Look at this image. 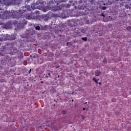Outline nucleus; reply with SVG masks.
I'll return each instance as SVG.
<instances>
[{
	"label": "nucleus",
	"mask_w": 131,
	"mask_h": 131,
	"mask_svg": "<svg viewBox=\"0 0 131 131\" xmlns=\"http://www.w3.org/2000/svg\"><path fill=\"white\" fill-rule=\"evenodd\" d=\"M26 8H27V5H26Z\"/></svg>",
	"instance_id": "nucleus-27"
},
{
	"label": "nucleus",
	"mask_w": 131,
	"mask_h": 131,
	"mask_svg": "<svg viewBox=\"0 0 131 131\" xmlns=\"http://www.w3.org/2000/svg\"><path fill=\"white\" fill-rule=\"evenodd\" d=\"M105 6V4H103Z\"/></svg>",
	"instance_id": "nucleus-30"
},
{
	"label": "nucleus",
	"mask_w": 131,
	"mask_h": 131,
	"mask_svg": "<svg viewBox=\"0 0 131 131\" xmlns=\"http://www.w3.org/2000/svg\"><path fill=\"white\" fill-rule=\"evenodd\" d=\"M81 39L83 40L84 41H87L88 37H81Z\"/></svg>",
	"instance_id": "nucleus-9"
},
{
	"label": "nucleus",
	"mask_w": 131,
	"mask_h": 131,
	"mask_svg": "<svg viewBox=\"0 0 131 131\" xmlns=\"http://www.w3.org/2000/svg\"><path fill=\"white\" fill-rule=\"evenodd\" d=\"M84 110H85V107L83 108V111H84Z\"/></svg>",
	"instance_id": "nucleus-18"
},
{
	"label": "nucleus",
	"mask_w": 131,
	"mask_h": 131,
	"mask_svg": "<svg viewBox=\"0 0 131 131\" xmlns=\"http://www.w3.org/2000/svg\"><path fill=\"white\" fill-rule=\"evenodd\" d=\"M106 9H107L106 7H105V6L102 7V10H106Z\"/></svg>",
	"instance_id": "nucleus-17"
},
{
	"label": "nucleus",
	"mask_w": 131,
	"mask_h": 131,
	"mask_svg": "<svg viewBox=\"0 0 131 131\" xmlns=\"http://www.w3.org/2000/svg\"><path fill=\"white\" fill-rule=\"evenodd\" d=\"M126 9H130V7H129L128 5H125Z\"/></svg>",
	"instance_id": "nucleus-14"
},
{
	"label": "nucleus",
	"mask_w": 131,
	"mask_h": 131,
	"mask_svg": "<svg viewBox=\"0 0 131 131\" xmlns=\"http://www.w3.org/2000/svg\"><path fill=\"white\" fill-rule=\"evenodd\" d=\"M16 36L17 35H16V34H12L10 36V39L11 40H15V39H16Z\"/></svg>",
	"instance_id": "nucleus-3"
},
{
	"label": "nucleus",
	"mask_w": 131,
	"mask_h": 131,
	"mask_svg": "<svg viewBox=\"0 0 131 131\" xmlns=\"http://www.w3.org/2000/svg\"><path fill=\"white\" fill-rule=\"evenodd\" d=\"M23 1V2L24 1V2H26V1H27V0H22Z\"/></svg>",
	"instance_id": "nucleus-22"
},
{
	"label": "nucleus",
	"mask_w": 131,
	"mask_h": 131,
	"mask_svg": "<svg viewBox=\"0 0 131 131\" xmlns=\"http://www.w3.org/2000/svg\"><path fill=\"white\" fill-rule=\"evenodd\" d=\"M14 0H0V11L2 10H4L3 8V5H5V6H10L11 4L13 3ZM4 17V13L0 12V18H3Z\"/></svg>",
	"instance_id": "nucleus-2"
},
{
	"label": "nucleus",
	"mask_w": 131,
	"mask_h": 131,
	"mask_svg": "<svg viewBox=\"0 0 131 131\" xmlns=\"http://www.w3.org/2000/svg\"><path fill=\"white\" fill-rule=\"evenodd\" d=\"M102 16H103L104 17H105V15H104L103 14H102Z\"/></svg>",
	"instance_id": "nucleus-24"
},
{
	"label": "nucleus",
	"mask_w": 131,
	"mask_h": 131,
	"mask_svg": "<svg viewBox=\"0 0 131 131\" xmlns=\"http://www.w3.org/2000/svg\"><path fill=\"white\" fill-rule=\"evenodd\" d=\"M57 77L58 78L60 77V75H58Z\"/></svg>",
	"instance_id": "nucleus-25"
},
{
	"label": "nucleus",
	"mask_w": 131,
	"mask_h": 131,
	"mask_svg": "<svg viewBox=\"0 0 131 131\" xmlns=\"http://www.w3.org/2000/svg\"><path fill=\"white\" fill-rule=\"evenodd\" d=\"M49 10H50L49 7H46L43 9V11L44 12V13H46V12H48V11H49Z\"/></svg>",
	"instance_id": "nucleus-6"
},
{
	"label": "nucleus",
	"mask_w": 131,
	"mask_h": 131,
	"mask_svg": "<svg viewBox=\"0 0 131 131\" xmlns=\"http://www.w3.org/2000/svg\"><path fill=\"white\" fill-rule=\"evenodd\" d=\"M98 83H99V84L100 85L102 84V83H101L100 82H98Z\"/></svg>",
	"instance_id": "nucleus-20"
},
{
	"label": "nucleus",
	"mask_w": 131,
	"mask_h": 131,
	"mask_svg": "<svg viewBox=\"0 0 131 131\" xmlns=\"http://www.w3.org/2000/svg\"><path fill=\"white\" fill-rule=\"evenodd\" d=\"M37 5H40L41 6H43L45 5V1L43 0H38L36 2V4H32L30 8V6L28 5L27 10L25 11V17L26 19H28V20H31V19H36V17H37V15L39 14V11H36L34 13H32L31 11L32 10H34L36 9V6Z\"/></svg>",
	"instance_id": "nucleus-1"
},
{
	"label": "nucleus",
	"mask_w": 131,
	"mask_h": 131,
	"mask_svg": "<svg viewBox=\"0 0 131 131\" xmlns=\"http://www.w3.org/2000/svg\"><path fill=\"white\" fill-rule=\"evenodd\" d=\"M95 76H99L101 74V72L99 70H97L95 73Z\"/></svg>",
	"instance_id": "nucleus-5"
},
{
	"label": "nucleus",
	"mask_w": 131,
	"mask_h": 131,
	"mask_svg": "<svg viewBox=\"0 0 131 131\" xmlns=\"http://www.w3.org/2000/svg\"><path fill=\"white\" fill-rule=\"evenodd\" d=\"M36 30H40V27L39 26L35 27Z\"/></svg>",
	"instance_id": "nucleus-11"
},
{
	"label": "nucleus",
	"mask_w": 131,
	"mask_h": 131,
	"mask_svg": "<svg viewBox=\"0 0 131 131\" xmlns=\"http://www.w3.org/2000/svg\"><path fill=\"white\" fill-rule=\"evenodd\" d=\"M41 83H42V81H41Z\"/></svg>",
	"instance_id": "nucleus-29"
},
{
	"label": "nucleus",
	"mask_w": 131,
	"mask_h": 131,
	"mask_svg": "<svg viewBox=\"0 0 131 131\" xmlns=\"http://www.w3.org/2000/svg\"><path fill=\"white\" fill-rule=\"evenodd\" d=\"M51 73H53V71H50V72H47L46 74V76L47 78H49V77H51Z\"/></svg>",
	"instance_id": "nucleus-4"
},
{
	"label": "nucleus",
	"mask_w": 131,
	"mask_h": 131,
	"mask_svg": "<svg viewBox=\"0 0 131 131\" xmlns=\"http://www.w3.org/2000/svg\"><path fill=\"white\" fill-rule=\"evenodd\" d=\"M72 44V43L71 42H68L67 43V46H68V45H70V46H71Z\"/></svg>",
	"instance_id": "nucleus-15"
},
{
	"label": "nucleus",
	"mask_w": 131,
	"mask_h": 131,
	"mask_svg": "<svg viewBox=\"0 0 131 131\" xmlns=\"http://www.w3.org/2000/svg\"><path fill=\"white\" fill-rule=\"evenodd\" d=\"M9 51H10V52H9ZM8 51L9 52H7V54H9V55L10 54V55H14V54L13 53V52H12V48H10V49H9L8 50Z\"/></svg>",
	"instance_id": "nucleus-8"
},
{
	"label": "nucleus",
	"mask_w": 131,
	"mask_h": 131,
	"mask_svg": "<svg viewBox=\"0 0 131 131\" xmlns=\"http://www.w3.org/2000/svg\"><path fill=\"white\" fill-rule=\"evenodd\" d=\"M11 16H12V17H13L14 18H17V16L15 14H11Z\"/></svg>",
	"instance_id": "nucleus-16"
},
{
	"label": "nucleus",
	"mask_w": 131,
	"mask_h": 131,
	"mask_svg": "<svg viewBox=\"0 0 131 131\" xmlns=\"http://www.w3.org/2000/svg\"><path fill=\"white\" fill-rule=\"evenodd\" d=\"M31 71V70H30V72H29V73H30V72Z\"/></svg>",
	"instance_id": "nucleus-26"
},
{
	"label": "nucleus",
	"mask_w": 131,
	"mask_h": 131,
	"mask_svg": "<svg viewBox=\"0 0 131 131\" xmlns=\"http://www.w3.org/2000/svg\"><path fill=\"white\" fill-rule=\"evenodd\" d=\"M56 3H63L64 0H54Z\"/></svg>",
	"instance_id": "nucleus-10"
},
{
	"label": "nucleus",
	"mask_w": 131,
	"mask_h": 131,
	"mask_svg": "<svg viewBox=\"0 0 131 131\" xmlns=\"http://www.w3.org/2000/svg\"><path fill=\"white\" fill-rule=\"evenodd\" d=\"M126 30H128V31H130L131 30V27L130 26H128L126 28Z\"/></svg>",
	"instance_id": "nucleus-12"
},
{
	"label": "nucleus",
	"mask_w": 131,
	"mask_h": 131,
	"mask_svg": "<svg viewBox=\"0 0 131 131\" xmlns=\"http://www.w3.org/2000/svg\"><path fill=\"white\" fill-rule=\"evenodd\" d=\"M74 101V100H73V99L72 100V101H73V102Z\"/></svg>",
	"instance_id": "nucleus-28"
},
{
	"label": "nucleus",
	"mask_w": 131,
	"mask_h": 131,
	"mask_svg": "<svg viewBox=\"0 0 131 131\" xmlns=\"http://www.w3.org/2000/svg\"><path fill=\"white\" fill-rule=\"evenodd\" d=\"M65 7L69 8L70 7V5H69V4H66L65 5Z\"/></svg>",
	"instance_id": "nucleus-13"
},
{
	"label": "nucleus",
	"mask_w": 131,
	"mask_h": 131,
	"mask_svg": "<svg viewBox=\"0 0 131 131\" xmlns=\"http://www.w3.org/2000/svg\"><path fill=\"white\" fill-rule=\"evenodd\" d=\"M89 110V108H86V111H88Z\"/></svg>",
	"instance_id": "nucleus-23"
},
{
	"label": "nucleus",
	"mask_w": 131,
	"mask_h": 131,
	"mask_svg": "<svg viewBox=\"0 0 131 131\" xmlns=\"http://www.w3.org/2000/svg\"><path fill=\"white\" fill-rule=\"evenodd\" d=\"M92 80L93 81H95V82H96V83H99V82H98L99 81V79L98 80L96 79V78L95 77L93 78Z\"/></svg>",
	"instance_id": "nucleus-7"
},
{
	"label": "nucleus",
	"mask_w": 131,
	"mask_h": 131,
	"mask_svg": "<svg viewBox=\"0 0 131 131\" xmlns=\"http://www.w3.org/2000/svg\"><path fill=\"white\" fill-rule=\"evenodd\" d=\"M79 3H82V1H81V0H80V1H79Z\"/></svg>",
	"instance_id": "nucleus-19"
},
{
	"label": "nucleus",
	"mask_w": 131,
	"mask_h": 131,
	"mask_svg": "<svg viewBox=\"0 0 131 131\" xmlns=\"http://www.w3.org/2000/svg\"><path fill=\"white\" fill-rule=\"evenodd\" d=\"M62 112L63 114H65V112L64 111H63Z\"/></svg>",
	"instance_id": "nucleus-21"
}]
</instances>
